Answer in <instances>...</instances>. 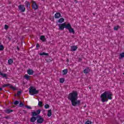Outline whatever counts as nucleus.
<instances>
[{"label": "nucleus", "instance_id": "44", "mask_svg": "<svg viewBox=\"0 0 124 124\" xmlns=\"http://www.w3.org/2000/svg\"><path fill=\"white\" fill-rule=\"evenodd\" d=\"M15 96H17V94H15Z\"/></svg>", "mask_w": 124, "mask_h": 124}, {"label": "nucleus", "instance_id": "39", "mask_svg": "<svg viewBox=\"0 0 124 124\" xmlns=\"http://www.w3.org/2000/svg\"><path fill=\"white\" fill-rule=\"evenodd\" d=\"M26 108H27V109H30V110H31V106H25Z\"/></svg>", "mask_w": 124, "mask_h": 124}, {"label": "nucleus", "instance_id": "4", "mask_svg": "<svg viewBox=\"0 0 124 124\" xmlns=\"http://www.w3.org/2000/svg\"><path fill=\"white\" fill-rule=\"evenodd\" d=\"M66 28L67 30H68L70 33H73V34L75 33V31H74V29L72 28V27H71V25H70V23L67 24V26L66 27Z\"/></svg>", "mask_w": 124, "mask_h": 124}, {"label": "nucleus", "instance_id": "35", "mask_svg": "<svg viewBox=\"0 0 124 124\" xmlns=\"http://www.w3.org/2000/svg\"><path fill=\"white\" fill-rule=\"evenodd\" d=\"M36 50H38V48H39V47H40V46L39 45V44H36Z\"/></svg>", "mask_w": 124, "mask_h": 124}, {"label": "nucleus", "instance_id": "25", "mask_svg": "<svg viewBox=\"0 0 124 124\" xmlns=\"http://www.w3.org/2000/svg\"><path fill=\"white\" fill-rule=\"evenodd\" d=\"M30 77H31L28 75H25L24 76V78H25L26 80H29V79H30Z\"/></svg>", "mask_w": 124, "mask_h": 124}, {"label": "nucleus", "instance_id": "24", "mask_svg": "<svg viewBox=\"0 0 124 124\" xmlns=\"http://www.w3.org/2000/svg\"><path fill=\"white\" fill-rule=\"evenodd\" d=\"M10 84L8 83V84H4L3 86H2V88H5L6 87H10Z\"/></svg>", "mask_w": 124, "mask_h": 124}, {"label": "nucleus", "instance_id": "1", "mask_svg": "<svg viewBox=\"0 0 124 124\" xmlns=\"http://www.w3.org/2000/svg\"><path fill=\"white\" fill-rule=\"evenodd\" d=\"M69 100H70L72 105L74 107L80 106L81 101L78 99V92L77 91H73L69 94L68 96Z\"/></svg>", "mask_w": 124, "mask_h": 124}, {"label": "nucleus", "instance_id": "16", "mask_svg": "<svg viewBox=\"0 0 124 124\" xmlns=\"http://www.w3.org/2000/svg\"><path fill=\"white\" fill-rule=\"evenodd\" d=\"M39 55L40 56H49V54L45 52H41Z\"/></svg>", "mask_w": 124, "mask_h": 124}, {"label": "nucleus", "instance_id": "45", "mask_svg": "<svg viewBox=\"0 0 124 124\" xmlns=\"http://www.w3.org/2000/svg\"><path fill=\"white\" fill-rule=\"evenodd\" d=\"M23 111H24V113H26V111H25V110H23Z\"/></svg>", "mask_w": 124, "mask_h": 124}, {"label": "nucleus", "instance_id": "31", "mask_svg": "<svg viewBox=\"0 0 124 124\" xmlns=\"http://www.w3.org/2000/svg\"><path fill=\"white\" fill-rule=\"evenodd\" d=\"M60 82L61 83H63L64 82V78H60Z\"/></svg>", "mask_w": 124, "mask_h": 124}, {"label": "nucleus", "instance_id": "6", "mask_svg": "<svg viewBox=\"0 0 124 124\" xmlns=\"http://www.w3.org/2000/svg\"><path fill=\"white\" fill-rule=\"evenodd\" d=\"M31 2L32 3V8H33V9L36 10L38 9V5H37V4H36V2L35 1L32 0Z\"/></svg>", "mask_w": 124, "mask_h": 124}, {"label": "nucleus", "instance_id": "29", "mask_svg": "<svg viewBox=\"0 0 124 124\" xmlns=\"http://www.w3.org/2000/svg\"><path fill=\"white\" fill-rule=\"evenodd\" d=\"M42 104H43V103L42 102L39 101L38 106H39L40 107H42Z\"/></svg>", "mask_w": 124, "mask_h": 124}, {"label": "nucleus", "instance_id": "41", "mask_svg": "<svg viewBox=\"0 0 124 124\" xmlns=\"http://www.w3.org/2000/svg\"><path fill=\"white\" fill-rule=\"evenodd\" d=\"M4 118H5V119H7V120L10 119V117H9V116H6Z\"/></svg>", "mask_w": 124, "mask_h": 124}, {"label": "nucleus", "instance_id": "33", "mask_svg": "<svg viewBox=\"0 0 124 124\" xmlns=\"http://www.w3.org/2000/svg\"><path fill=\"white\" fill-rule=\"evenodd\" d=\"M14 104L15 105H18L19 104V101H16L14 102Z\"/></svg>", "mask_w": 124, "mask_h": 124}, {"label": "nucleus", "instance_id": "8", "mask_svg": "<svg viewBox=\"0 0 124 124\" xmlns=\"http://www.w3.org/2000/svg\"><path fill=\"white\" fill-rule=\"evenodd\" d=\"M18 9L21 12H25L26 10V8H25V5H19L18 6Z\"/></svg>", "mask_w": 124, "mask_h": 124}, {"label": "nucleus", "instance_id": "23", "mask_svg": "<svg viewBox=\"0 0 124 124\" xmlns=\"http://www.w3.org/2000/svg\"><path fill=\"white\" fill-rule=\"evenodd\" d=\"M0 75H1V76H2L3 78H5V77H7L6 75L5 74H3L1 72H0Z\"/></svg>", "mask_w": 124, "mask_h": 124}, {"label": "nucleus", "instance_id": "37", "mask_svg": "<svg viewBox=\"0 0 124 124\" xmlns=\"http://www.w3.org/2000/svg\"><path fill=\"white\" fill-rule=\"evenodd\" d=\"M23 106H24V104H23V103H22V102H20L19 103V107H23Z\"/></svg>", "mask_w": 124, "mask_h": 124}, {"label": "nucleus", "instance_id": "17", "mask_svg": "<svg viewBox=\"0 0 124 124\" xmlns=\"http://www.w3.org/2000/svg\"><path fill=\"white\" fill-rule=\"evenodd\" d=\"M5 113L7 114H10V113H11V112H13V110L8 109L5 111Z\"/></svg>", "mask_w": 124, "mask_h": 124}, {"label": "nucleus", "instance_id": "47", "mask_svg": "<svg viewBox=\"0 0 124 124\" xmlns=\"http://www.w3.org/2000/svg\"><path fill=\"white\" fill-rule=\"evenodd\" d=\"M67 61H68V59H67Z\"/></svg>", "mask_w": 124, "mask_h": 124}, {"label": "nucleus", "instance_id": "22", "mask_svg": "<svg viewBox=\"0 0 124 124\" xmlns=\"http://www.w3.org/2000/svg\"><path fill=\"white\" fill-rule=\"evenodd\" d=\"M10 88L11 89H12V90H13V91H16V90H17V89L14 87H13V86H12V85L10 84Z\"/></svg>", "mask_w": 124, "mask_h": 124}, {"label": "nucleus", "instance_id": "11", "mask_svg": "<svg viewBox=\"0 0 124 124\" xmlns=\"http://www.w3.org/2000/svg\"><path fill=\"white\" fill-rule=\"evenodd\" d=\"M77 49H78L77 46H71V51L72 52L76 51Z\"/></svg>", "mask_w": 124, "mask_h": 124}, {"label": "nucleus", "instance_id": "21", "mask_svg": "<svg viewBox=\"0 0 124 124\" xmlns=\"http://www.w3.org/2000/svg\"><path fill=\"white\" fill-rule=\"evenodd\" d=\"M8 64H12V63H13V60L12 59H10L8 61Z\"/></svg>", "mask_w": 124, "mask_h": 124}, {"label": "nucleus", "instance_id": "18", "mask_svg": "<svg viewBox=\"0 0 124 124\" xmlns=\"http://www.w3.org/2000/svg\"><path fill=\"white\" fill-rule=\"evenodd\" d=\"M47 116L48 117H51L52 116V109L48 110Z\"/></svg>", "mask_w": 124, "mask_h": 124}, {"label": "nucleus", "instance_id": "32", "mask_svg": "<svg viewBox=\"0 0 124 124\" xmlns=\"http://www.w3.org/2000/svg\"><path fill=\"white\" fill-rule=\"evenodd\" d=\"M50 108V106L48 104H46L45 105V108L46 109H48V108Z\"/></svg>", "mask_w": 124, "mask_h": 124}, {"label": "nucleus", "instance_id": "9", "mask_svg": "<svg viewBox=\"0 0 124 124\" xmlns=\"http://www.w3.org/2000/svg\"><path fill=\"white\" fill-rule=\"evenodd\" d=\"M54 17L56 19H59V18L62 17V15L60 13H56L54 15Z\"/></svg>", "mask_w": 124, "mask_h": 124}, {"label": "nucleus", "instance_id": "10", "mask_svg": "<svg viewBox=\"0 0 124 124\" xmlns=\"http://www.w3.org/2000/svg\"><path fill=\"white\" fill-rule=\"evenodd\" d=\"M25 6H26V7H27V8H30L31 3H30V2L29 1H26L25 2Z\"/></svg>", "mask_w": 124, "mask_h": 124}, {"label": "nucleus", "instance_id": "19", "mask_svg": "<svg viewBox=\"0 0 124 124\" xmlns=\"http://www.w3.org/2000/svg\"><path fill=\"white\" fill-rule=\"evenodd\" d=\"M63 72V75H66L67 74V72H68V71L67 69H65L62 71Z\"/></svg>", "mask_w": 124, "mask_h": 124}, {"label": "nucleus", "instance_id": "40", "mask_svg": "<svg viewBox=\"0 0 124 124\" xmlns=\"http://www.w3.org/2000/svg\"><path fill=\"white\" fill-rule=\"evenodd\" d=\"M9 27L7 26V25H5L4 29L5 30H8Z\"/></svg>", "mask_w": 124, "mask_h": 124}, {"label": "nucleus", "instance_id": "27", "mask_svg": "<svg viewBox=\"0 0 124 124\" xmlns=\"http://www.w3.org/2000/svg\"><path fill=\"white\" fill-rule=\"evenodd\" d=\"M32 116L35 117V116H37V113L35 111L32 112Z\"/></svg>", "mask_w": 124, "mask_h": 124}, {"label": "nucleus", "instance_id": "42", "mask_svg": "<svg viewBox=\"0 0 124 124\" xmlns=\"http://www.w3.org/2000/svg\"><path fill=\"white\" fill-rule=\"evenodd\" d=\"M78 61H79V62H81L82 61V59L79 58Z\"/></svg>", "mask_w": 124, "mask_h": 124}, {"label": "nucleus", "instance_id": "5", "mask_svg": "<svg viewBox=\"0 0 124 124\" xmlns=\"http://www.w3.org/2000/svg\"><path fill=\"white\" fill-rule=\"evenodd\" d=\"M66 27H67V24H66V22L59 25L60 31H63L64 28L65 29H66Z\"/></svg>", "mask_w": 124, "mask_h": 124}, {"label": "nucleus", "instance_id": "2", "mask_svg": "<svg viewBox=\"0 0 124 124\" xmlns=\"http://www.w3.org/2000/svg\"><path fill=\"white\" fill-rule=\"evenodd\" d=\"M112 95L113 94L110 92L106 91L101 95V99L102 102H107L108 99H112Z\"/></svg>", "mask_w": 124, "mask_h": 124}, {"label": "nucleus", "instance_id": "7", "mask_svg": "<svg viewBox=\"0 0 124 124\" xmlns=\"http://www.w3.org/2000/svg\"><path fill=\"white\" fill-rule=\"evenodd\" d=\"M37 118H38L37 120V124H42L44 122V119L40 115H38Z\"/></svg>", "mask_w": 124, "mask_h": 124}, {"label": "nucleus", "instance_id": "38", "mask_svg": "<svg viewBox=\"0 0 124 124\" xmlns=\"http://www.w3.org/2000/svg\"><path fill=\"white\" fill-rule=\"evenodd\" d=\"M21 93H22V92L21 91H18L17 92V95L18 96H19V95H21Z\"/></svg>", "mask_w": 124, "mask_h": 124}, {"label": "nucleus", "instance_id": "20", "mask_svg": "<svg viewBox=\"0 0 124 124\" xmlns=\"http://www.w3.org/2000/svg\"><path fill=\"white\" fill-rule=\"evenodd\" d=\"M63 22H64V19L63 18H61L59 19L58 22L59 23H63Z\"/></svg>", "mask_w": 124, "mask_h": 124}, {"label": "nucleus", "instance_id": "28", "mask_svg": "<svg viewBox=\"0 0 124 124\" xmlns=\"http://www.w3.org/2000/svg\"><path fill=\"white\" fill-rule=\"evenodd\" d=\"M119 28H120V26H115L114 27V31H118V30H119Z\"/></svg>", "mask_w": 124, "mask_h": 124}, {"label": "nucleus", "instance_id": "3", "mask_svg": "<svg viewBox=\"0 0 124 124\" xmlns=\"http://www.w3.org/2000/svg\"><path fill=\"white\" fill-rule=\"evenodd\" d=\"M39 91L36 90V89L33 86H31L29 88V93L31 95H34V94H38L39 93Z\"/></svg>", "mask_w": 124, "mask_h": 124}, {"label": "nucleus", "instance_id": "43", "mask_svg": "<svg viewBox=\"0 0 124 124\" xmlns=\"http://www.w3.org/2000/svg\"><path fill=\"white\" fill-rule=\"evenodd\" d=\"M0 91H2V88H0Z\"/></svg>", "mask_w": 124, "mask_h": 124}, {"label": "nucleus", "instance_id": "26", "mask_svg": "<svg viewBox=\"0 0 124 124\" xmlns=\"http://www.w3.org/2000/svg\"><path fill=\"white\" fill-rule=\"evenodd\" d=\"M120 57H119V59H123V58L124 57V52H123L120 54Z\"/></svg>", "mask_w": 124, "mask_h": 124}, {"label": "nucleus", "instance_id": "30", "mask_svg": "<svg viewBox=\"0 0 124 124\" xmlns=\"http://www.w3.org/2000/svg\"><path fill=\"white\" fill-rule=\"evenodd\" d=\"M4 49V47L3 46V45H0V51H3V50Z\"/></svg>", "mask_w": 124, "mask_h": 124}, {"label": "nucleus", "instance_id": "15", "mask_svg": "<svg viewBox=\"0 0 124 124\" xmlns=\"http://www.w3.org/2000/svg\"><path fill=\"white\" fill-rule=\"evenodd\" d=\"M40 39H41L43 42H45V41H46V39H45V36L44 35H41Z\"/></svg>", "mask_w": 124, "mask_h": 124}, {"label": "nucleus", "instance_id": "36", "mask_svg": "<svg viewBox=\"0 0 124 124\" xmlns=\"http://www.w3.org/2000/svg\"><path fill=\"white\" fill-rule=\"evenodd\" d=\"M85 124H92V121L88 120L86 123Z\"/></svg>", "mask_w": 124, "mask_h": 124}, {"label": "nucleus", "instance_id": "34", "mask_svg": "<svg viewBox=\"0 0 124 124\" xmlns=\"http://www.w3.org/2000/svg\"><path fill=\"white\" fill-rule=\"evenodd\" d=\"M40 112H41V110L38 109L36 111V113L37 115H39L40 114Z\"/></svg>", "mask_w": 124, "mask_h": 124}, {"label": "nucleus", "instance_id": "14", "mask_svg": "<svg viewBox=\"0 0 124 124\" xmlns=\"http://www.w3.org/2000/svg\"><path fill=\"white\" fill-rule=\"evenodd\" d=\"M36 121V117H34V116L32 117L30 119V122L31 123H34V122H35Z\"/></svg>", "mask_w": 124, "mask_h": 124}, {"label": "nucleus", "instance_id": "12", "mask_svg": "<svg viewBox=\"0 0 124 124\" xmlns=\"http://www.w3.org/2000/svg\"><path fill=\"white\" fill-rule=\"evenodd\" d=\"M90 71H91L90 68H87L84 70L83 73H85V74H88V73H89Z\"/></svg>", "mask_w": 124, "mask_h": 124}, {"label": "nucleus", "instance_id": "46", "mask_svg": "<svg viewBox=\"0 0 124 124\" xmlns=\"http://www.w3.org/2000/svg\"><path fill=\"white\" fill-rule=\"evenodd\" d=\"M8 39H9V40H10V38L9 37Z\"/></svg>", "mask_w": 124, "mask_h": 124}, {"label": "nucleus", "instance_id": "13", "mask_svg": "<svg viewBox=\"0 0 124 124\" xmlns=\"http://www.w3.org/2000/svg\"><path fill=\"white\" fill-rule=\"evenodd\" d=\"M27 73L29 75H32L33 74V70L32 69H29L27 70Z\"/></svg>", "mask_w": 124, "mask_h": 124}]
</instances>
